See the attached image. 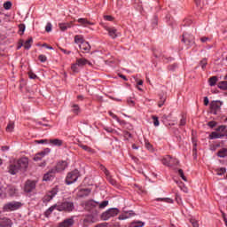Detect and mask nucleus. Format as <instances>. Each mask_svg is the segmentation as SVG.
I'll return each mask as SVG.
<instances>
[{"label": "nucleus", "instance_id": "1", "mask_svg": "<svg viewBox=\"0 0 227 227\" xmlns=\"http://www.w3.org/2000/svg\"><path fill=\"white\" fill-rule=\"evenodd\" d=\"M29 160L27 158H21L13 163H11L8 167V172L11 175H17L18 172L27 168Z\"/></svg>", "mask_w": 227, "mask_h": 227}, {"label": "nucleus", "instance_id": "2", "mask_svg": "<svg viewBox=\"0 0 227 227\" xmlns=\"http://www.w3.org/2000/svg\"><path fill=\"white\" fill-rule=\"evenodd\" d=\"M74 208H75V207L72 201L65 200L64 202L57 204V210L59 212H72Z\"/></svg>", "mask_w": 227, "mask_h": 227}, {"label": "nucleus", "instance_id": "3", "mask_svg": "<svg viewBox=\"0 0 227 227\" xmlns=\"http://www.w3.org/2000/svg\"><path fill=\"white\" fill-rule=\"evenodd\" d=\"M21 207H22V202L11 201L4 205L3 210L4 212H13L15 210H19V208H20Z\"/></svg>", "mask_w": 227, "mask_h": 227}, {"label": "nucleus", "instance_id": "4", "mask_svg": "<svg viewBox=\"0 0 227 227\" xmlns=\"http://www.w3.org/2000/svg\"><path fill=\"white\" fill-rule=\"evenodd\" d=\"M118 214H120V210L118 208H110L102 213L101 219L102 221H109L111 217H116Z\"/></svg>", "mask_w": 227, "mask_h": 227}, {"label": "nucleus", "instance_id": "5", "mask_svg": "<svg viewBox=\"0 0 227 227\" xmlns=\"http://www.w3.org/2000/svg\"><path fill=\"white\" fill-rule=\"evenodd\" d=\"M79 178V170H74L67 174L66 178V184L67 185H70L74 184V182H77V179Z\"/></svg>", "mask_w": 227, "mask_h": 227}, {"label": "nucleus", "instance_id": "6", "mask_svg": "<svg viewBox=\"0 0 227 227\" xmlns=\"http://www.w3.org/2000/svg\"><path fill=\"white\" fill-rule=\"evenodd\" d=\"M182 42H184L185 45L191 47L192 45H194V35L185 32L183 34Z\"/></svg>", "mask_w": 227, "mask_h": 227}, {"label": "nucleus", "instance_id": "7", "mask_svg": "<svg viewBox=\"0 0 227 227\" xmlns=\"http://www.w3.org/2000/svg\"><path fill=\"white\" fill-rule=\"evenodd\" d=\"M93 223H98V216L97 215H88L83 219V226L88 227L89 224H91Z\"/></svg>", "mask_w": 227, "mask_h": 227}, {"label": "nucleus", "instance_id": "8", "mask_svg": "<svg viewBox=\"0 0 227 227\" xmlns=\"http://www.w3.org/2000/svg\"><path fill=\"white\" fill-rule=\"evenodd\" d=\"M221 106H223L221 101H212L210 103V113L212 114H217V113L221 112Z\"/></svg>", "mask_w": 227, "mask_h": 227}, {"label": "nucleus", "instance_id": "9", "mask_svg": "<svg viewBox=\"0 0 227 227\" xmlns=\"http://www.w3.org/2000/svg\"><path fill=\"white\" fill-rule=\"evenodd\" d=\"M162 164H164V166H176V164H178V160H176V158H172L171 156H166L162 159Z\"/></svg>", "mask_w": 227, "mask_h": 227}, {"label": "nucleus", "instance_id": "10", "mask_svg": "<svg viewBox=\"0 0 227 227\" xmlns=\"http://www.w3.org/2000/svg\"><path fill=\"white\" fill-rule=\"evenodd\" d=\"M105 29L108 32L109 36L114 40V38H118V36H121V34L118 32V29L114 27H106Z\"/></svg>", "mask_w": 227, "mask_h": 227}, {"label": "nucleus", "instance_id": "11", "mask_svg": "<svg viewBox=\"0 0 227 227\" xmlns=\"http://www.w3.org/2000/svg\"><path fill=\"white\" fill-rule=\"evenodd\" d=\"M75 223L74 216L65 219L58 224V227H73Z\"/></svg>", "mask_w": 227, "mask_h": 227}, {"label": "nucleus", "instance_id": "12", "mask_svg": "<svg viewBox=\"0 0 227 227\" xmlns=\"http://www.w3.org/2000/svg\"><path fill=\"white\" fill-rule=\"evenodd\" d=\"M49 153H51V149L45 148L43 151H42L35 155L34 160H35V162H38V161L42 160V159L43 157H45V155H49Z\"/></svg>", "mask_w": 227, "mask_h": 227}, {"label": "nucleus", "instance_id": "13", "mask_svg": "<svg viewBox=\"0 0 227 227\" xmlns=\"http://www.w3.org/2000/svg\"><path fill=\"white\" fill-rule=\"evenodd\" d=\"M56 168H51L46 174H44L43 180L44 182H50L54 176H56Z\"/></svg>", "mask_w": 227, "mask_h": 227}, {"label": "nucleus", "instance_id": "14", "mask_svg": "<svg viewBox=\"0 0 227 227\" xmlns=\"http://www.w3.org/2000/svg\"><path fill=\"white\" fill-rule=\"evenodd\" d=\"M67 166L68 163H67V161H59L53 169H55L56 173H61V171L67 169Z\"/></svg>", "mask_w": 227, "mask_h": 227}, {"label": "nucleus", "instance_id": "15", "mask_svg": "<svg viewBox=\"0 0 227 227\" xmlns=\"http://www.w3.org/2000/svg\"><path fill=\"white\" fill-rule=\"evenodd\" d=\"M35 187H36L35 181H27L25 184V192H31Z\"/></svg>", "mask_w": 227, "mask_h": 227}, {"label": "nucleus", "instance_id": "16", "mask_svg": "<svg viewBox=\"0 0 227 227\" xmlns=\"http://www.w3.org/2000/svg\"><path fill=\"white\" fill-rule=\"evenodd\" d=\"M77 22H79V24L81 26H83V27H88L89 26H95V23L88 20L87 19L84 18H80L78 19Z\"/></svg>", "mask_w": 227, "mask_h": 227}, {"label": "nucleus", "instance_id": "17", "mask_svg": "<svg viewBox=\"0 0 227 227\" xmlns=\"http://www.w3.org/2000/svg\"><path fill=\"white\" fill-rule=\"evenodd\" d=\"M97 202H95V200H88L85 202V210H88L89 212L90 210H93V208H95V207H97Z\"/></svg>", "mask_w": 227, "mask_h": 227}, {"label": "nucleus", "instance_id": "18", "mask_svg": "<svg viewBox=\"0 0 227 227\" xmlns=\"http://www.w3.org/2000/svg\"><path fill=\"white\" fill-rule=\"evenodd\" d=\"M0 227H12V220L6 217L0 218Z\"/></svg>", "mask_w": 227, "mask_h": 227}, {"label": "nucleus", "instance_id": "19", "mask_svg": "<svg viewBox=\"0 0 227 227\" xmlns=\"http://www.w3.org/2000/svg\"><path fill=\"white\" fill-rule=\"evenodd\" d=\"M134 211H129V212H126L121 215H119V220L120 221H123L125 219H129V217H134Z\"/></svg>", "mask_w": 227, "mask_h": 227}, {"label": "nucleus", "instance_id": "20", "mask_svg": "<svg viewBox=\"0 0 227 227\" xmlns=\"http://www.w3.org/2000/svg\"><path fill=\"white\" fill-rule=\"evenodd\" d=\"M79 47L81 51H82L83 52H90V49H91V46H90V43L85 41L81 44H79Z\"/></svg>", "mask_w": 227, "mask_h": 227}, {"label": "nucleus", "instance_id": "21", "mask_svg": "<svg viewBox=\"0 0 227 227\" xmlns=\"http://www.w3.org/2000/svg\"><path fill=\"white\" fill-rule=\"evenodd\" d=\"M49 143L51 146H63V140L59 138L50 139Z\"/></svg>", "mask_w": 227, "mask_h": 227}, {"label": "nucleus", "instance_id": "22", "mask_svg": "<svg viewBox=\"0 0 227 227\" xmlns=\"http://www.w3.org/2000/svg\"><path fill=\"white\" fill-rule=\"evenodd\" d=\"M91 192V190L90 189H81L78 193L77 196L79 198H84L86 196H90V193Z\"/></svg>", "mask_w": 227, "mask_h": 227}, {"label": "nucleus", "instance_id": "23", "mask_svg": "<svg viewBox=\"0 0 227 227\" xmlns=\"http://www.w3.org/2000/svg\"><path fill=\"white\" fill-rule=\"evenodd\" d=\"M76 65H78V67H84L86 65H91L90 63V61H88V59L82 58V59H76Z\"/></svg>", "mask_w": 227, "mask_h": 227}, {"label": "nucleus", "instance_id": "24", "mask_svg": "<svg viewBox=\"0 0 227 227\" xmlns=\"http://www.w3.org/2000/svg\"><path fill=\"white\" fill-rule=\"evenodd\" d=\"M59 27L62 31H67V29L72 27V22H69V23H59Z\"/></svg>", "mask_w": 227, "mask_h": 227}, {"label": "nucleus", "instance_id": "25", "mask_svg": "<svg viewBox=\"0 0 227 227\" xmlns=\"http://www.w3.org/2000/svg\"><path fill=\"white\" fill-rule=\"evenodd\" d=\"M78 146H80V148H82L85 152H88L89 153H95V151L91 147L85 145L82 143L78 144Z\"/></svg>", "mask_w": 227, "mask_h": 227}, {"label": "nucleus", "instance_id": "26", "mask_svg": "<svg viewBox=\"0 0 227 227\" xmlns=\"http://www.w3.org/2000/svg\"><path fill=\"white\" fill-rule=\"evenodd\" d=\"M7 192L11 196H17L18 190H17V188H15V186H8Z\"/></svg>", "mask_w": 227, "mask_h": 227}, {"label": "nucleus", "instance_id": "27", "mask_svg": "<svg viewBox=\"0 0 227 227\" xmlns=\"http://www.w3.org/2000/svg\"><path fill=\"white\" fill-rule=\"evenodd\" d=\"M54 196H56V192H50L48 194H46L44 196L43 201H46L48 203V201H51V200H52V198H54Z\"/></svg>", "mask_w": 227, "mask_h": 227}, {"label": "nucleus", "instance_id": "28", "mask_svg": "<svg viewBox=\"0 0 227 227\" xmlns=\"http://www.w3.org/2000/svg\"><path fill=\"white\" fill-rule=\"evenodd\" d=\"M223 134L221 133H217L215 131H213L210 135H209V139H221V137H223Z\"/></svg>", "mask_w": 227, "mask_h": 227}, {"label": "nucleus", "instance_id": "29", "mask_svg": "<svg viewBox=\"0 0 227 227\" xmlns=\"http://www.w3.org/2000/svg\"><path fill=\"white\" fill-rule=\"evenodd\" d=\"M56 208L58 209V204L51 206V207H49L46 211H45V216L49 217L50 215L52 214V212H54V210H56Z\"/></svg>", "mask_w": 227, "mask_h": 227}, {"label": "nucleus", "instance_id": "30", "mask_svg": "<svg viewBox=\"0 0 227 227\" xmlns=\"http://www.w3.org/2000/svg\"><path fill=\"white\" fill-rule=\"evenodd\" d=\"M31 43H33V38H32V37H30L29 39H27V40L23 43L24 49H27V50L31 49Z\"/></svg>", "mask_w": 227, "mask_h": 227}, {"label": "nucleus", "instance_id": "31", "mask_svg": "<svg viewBox=\"0 0 227 227\" xmlns=\"http://www.w3.org/2000/svg\"><path fill=\"white\" fill-rule=\"evenodd\" d=\"M7 193H8V187L1 186L0 187V198H4V196H6Z\"/></svg>", "mask_w": 227, "mask_h": 227}, {"label": "nucleus", "instance_id": "32", "mask_svg": "<svg viewBox=\"0 0 227 227\" xmlns=\"http://www.w3.org/2000/svg\"><path fill=\"white\" fill-rule=\"evenodd\" d=\"M145 223L141 221L132 222L129 225V227H144Z\"/></svg>", "mask_w": 227, "mask_h": 227}, {"label": "nucleus", "instance_id": "33", "mask_svg": "<svg viewBox=\"0 0 227 227\" xmlns=\"http://www.w3.org/2000/svg\"><path fill=\"white\" fill-rule=\"evenodd\" d=\"M72 113H74V114H79V113H81V107H79V105H73L72 106Z\"/></svg>", "mask_w": 227, "mask_h": 227}, {"label": "nucleus", "instance_id": "34", "mask_svg": "<svg viewBox=\"0 0 227 227\" xmlns=\"http://www.w3.org/2000/svg\"><path fill=\"white\" fill-rule=\"evenodd\" d=\"M217 155H218V157H221V158L227 157V149H226V148L221 149V150L218 152Z\"/></svg>", "mask_w": 227, "mask_h": 227}, {"label": "nucleus", "instance_id": "35", "mask_svg": "<svg viewBox=\"0 0 227 227\" xmlns=\"http://www.w3.org/2000/svg\"><path fill=\"white\" fill-rule=\"evenodd\" d=\"M74 42H75L76 43H79V45H81L82 43H83L84 38H82V35H75V36H74Z\"/></svg>", "mask_w": 227, "mask_h": 227}, {"label": "nucleus", "instance_id": "36", "mask_svg": "<svg viewBox=\"0 0 227 227\" xmlns=\"http://www.w3.org/2000/svg\"><path fill=\"white\" fill-rule=\"evenodd\" d=\"M209 85L211 86H215L216 82H217V76H212L209 78L208 80Z\"/></svg>", "mask_w": 227, "mask_h": 227}, {"label": "nucleus", "instance_id": "37", "mask_svg": "<svg viewBox=\"0 0 227 227\" xmlns=\"http://www.w3.org/2000/svg\"><path fill=\"white\" fill-rule=\"evenodd\" d=\"M156 201H163L164 203H173V200L169 198H158Z\"/></svg>", "mask_w": 227, "mask_h": 227}, {"label": "nucleus", "instance_id": "38", "mask_svg": "<svg viewBox=\"0 0 227 227\" xmlns=\"http://www.w3.org/2000/svg\"><path fill=\"white\" fill-rule=\"evenodd\" d=\"M13 129H15V124L13 122H9V124L6 127V131L13 132Z\"/></svg>", "mask_w": 227, "mask_h": 227}, {"label": "nucleus", "instance_id": "39", "mask_svg": "<svg viewBox=\"0 0 227 227\" xmlns=\"http://www.w3.org/2000/svg\"><path fill=\"white\" fill-rule=\"evenodd\" d=\"M71 70L74 73L77 74L79 72V65L75 62L74 64H72L71 66Z\"/></svg>", "mask_w": 227, "mask_h": 227}, {"label": "nucleus", "instance_id": "40", "mask_svg": "<svg viewBox=\"0 0 227 227\" xmlns=\"http://www.w3.org/2000/svg\"><path fill=\"white\" fill-rule=\"evenodd\" d=\"M218 88H220V90H227V82H220L218 83Z\"/></svg>", "mask_w": 227, "mask_h": 227}, {"label": "nucleus", "instance_id": "41", "mask_svg": "<svg viewBox=\"0 0 227 227\" xmlns=\"http://www.w3.org/2000/svg\"><path fill=\"white\" fill-rule=\"evenodd\" d=\"M152 118H153V123L154 127H159V125H160L159 117L153 115Z\"/></svg>", "mask_w": 227, "mask_h": 227}, {"label": "nucleus", "instance_id": "42", "mask_svg": "<svg viewBox=\"0 0 227 227\" xmlns=\"http://www.w3.org/2000/svg\"><path fill=\"white\" fill-rule=\"evenodd\" d=\"M178 175H179V176H181V178L183 180H184V182H187V178L185 177V175H184V170L183 169L180 168L178 170Z\"/></svg>", "mask_w": 227, "mask_h": 227}, {"label": "nucleus", "instance_id": "43", "mask_svg": "<svg viewBox=\"0 0 227 227\" xmlns=\"http://www.w3.org/2000/svg\"><path fill=\"white\" fill-rule=\"evenodd\" d=\"M4 10H10L12 8V2L7 1L4 4Z\"/></svg>", "mask_w": 227, "mask_h": 227}, {"label": "nucleus", "instance_id": "44", "mask_svg": "<svg viewBox=\"0 0 227 227\" xmlns=\"http://www.w3.org/2000/svg\"><path fill=\"white\" fill-rule=\"evenodd\" d=\"M216 173H217L218 176H221L222 175H224L226 173V168H221L218 170H216Z\"/></svg>", "mask_w": 227, "mask_h": 227}, {"label": "nucleus", "instance_id": "45", "mask_svg": "<svg viewBox=\"0 0 227 227\" xmlns=\"http://www.w3.org/2000/svg\"><path fill=\"white\" fill-rule=\"evenodd\" d=\"M20 29V35H24V32L26 31V26L24 24H21L19 26Z\"/></svg>", "mask_w": 227, "mask_h": 227}, {"label": "nucleus", "instance_id": "46", "mask_svg": "<svg viewBox=\"0 0 227 227\" xmlns=\"http://www.w3.org/2000/svg\"><path fill=\"white\" fill-rule=\"evenodd\" d=\"M109 205V200H104L103 202L99 203V208H105Z\"/></svg>", "mask_w": 227, "mask_h": 227}, {"label": "nucleus", "instance_id": "47", "mask_svg": "<svg viewBox=\"0 0 227 227\" xmlns=\"http://www.w3.org/2000/svg\"><path fill=\"white\" fill-rule=\"evenodd\" d=\"M100 168H101V170L102 171H104V173H105V175L106 176H110V174H109V170H107V168H106V167H104L103 165H101L100 166Z\"/></svg>", "mask_w": 227, "mask_h": 227}, {"label": "nucleus", "instance_id": "48", "mask_svg": "<svg viewBox=\"0 0 227 227\" xmlns=\"http://www.w3.org/2000/svg\"><path fill=\"white\" fill-rule=\"evenodd\" d=\"M45 31L47 33H51L52 31V24L51 23H47L46 27H45Z\"/></svg>", "mask_w": 227, "mask_h": 227}, {"label": "nucleus", "instance_id": "49", "mask_svg": "<svg viewBox=\"0 0 227 227\" xmlns=\"http://www.w3.org/2000/svg\"><path fill=\"white\" fill-rule=\"evenodd\" d=\"M225 130H226V126H224V125H221V126H219V127L216 129V131H217V132H225Z\"/></svg>", "mask_w": 227, "mask_h": 227}, {"label": "nucleus", "instance_id": "50", "mask_svg": "<svg viewBox=\"0 0 227 227\" xmlns=\"http://www.w3.org/2000/svg\"><path fill=\"white\" fill-rule=\"evenodd\" d=\"M200 67L202 68V70H205L206 67H207V59H203L201 61H200Z\"/></svg>", "mask_w": 227, "mask_h": 227}, {"label": "nucleus", "instance_id": "51", "mask_svg": "<svg viewBox=\"0 0 227 227\" xmlns=\"http://www.w3.org/2000/svg\"><path fill=\"white\" fill-rule=\"evenodd\" d=\"M39 60H41L42 63H45L47 61V57L45 55H39Z\"/></svg>", "mask_w": 227, "mask_h": 227}, {"label": "nucleus", "instance_id": "52", "mask_svg": "<svg viewBox=\"0 0 227 227\" xmlns=\"http://www.w3.org/2000/svg\"><path fill=\"white\" fill-rule=\"evenodd\" d=\"M208 127H210L211 129H214V127H215V125H217V122L215 121H211L207 123Z\"/></svg>", "mask_w": 227, "mask_h": 227}, {"label": "nucleus", "instance_id": "53", "mask_svg": "<svg viewBox=\"0 0 227 227\" xmlns=\"http://www.w3.org/2000/svg\"><path fill=\"white\" fill-rule=\"evenodd\" d=\"M191 223L193 227H200V223H198V221L192 219L191 220Z\"/></svg>", "mask_w": 227, "mask_h": 227}, {"label": "nucleus", "instance_id": "54", "mask_svg": "<svg viewBox=\"0 0 227 227\" xmlns=\"http://www.w3.org/2000/svg\"><path fill=\"white\" fill-rule=\"evenodd\" d=\"M186 123V120H185V117H182V119L180 120V127H184Z\"/></svg>", "mask_w": 227, "mask_h": 227}, {"label": "nucleus", "instance_id": "55", "mask_svg": "<svg viewBox=\"0 0 227 227\" xmlns=\"http://www.w3.org/2000/svg\"><path fill=\"white\" fill-rule=\"evenodd\" d=\"M165 102H166V98H161L158 104V107H162Z\"/></svg>", "mask_w": 227, "mask_h": 227}, {"label": "nucleus", "instance_id": "56", "mask_svg": "<svg viewBox=\"0 0 227 227\" xmlns=\"http://www.w3.org/2000/svg\"><path fill=\"white\" fill-rule=\"evenodd\" d=\"M49 140L47 139H41V140H36L35 143H37V145H43V143H48Z\"/></svg>", "mask_w": 227, "mask_h": 227}, {"label": "nucleus", "instance_id": "57", "mask_svg": "<svg viewBox=\"0 0 227 227\" xmlns=\"http://www.w3.org/2000/svg\"><path fill=\"white\" fill-rule=\"evenodd\" d=\"M28 77L30 79H36V74L30 71V72H28Z\"/></svg>", "mask_w": 227, "mask_h": 227}, {"label": "nucleus", "instance_id": "58", "mask_svg": "<svg viewBox=\"0 0 227 227\" xmlns=\"http://www.w3.org/2000/svg\"><path fill=\"white\" fill-rule=\"evenodd\" d=\"M210 39L208 38V37H202L201 39H200V42H202V43H207V42H208Z\"/></svg>", "mask_w": 227, "mask_h": 227}, {"label": "nucleus", "instance_id": "59", "mask_svg": "<svg viewBox=\"0 0 227 227\" xmlns=\"http://www.w3.org/2000/svg\"><path fill=\"white\" fill-rule=\"evenodd\" d=\"M195 3H196V5L198 8H202L201 7V0H196Z\"/></svg>", "mask_w": 227, "mask_h": 227}, {"label": "nucleus", "instance_id": "60", "mask_svg": "<svg viewBox=\"0 0 227 227\" xmlns=\"http://www.w3.org/2000/svg\"><path fill=\"white\" fill-rule=\"evenodd\" d=\"M43 47H45L46 49H50V51H52V46L48 45L47 43H43Z\"/></svg>", "mask_w": 227, "mask_h": 227}, {"label": "nucleus", "instance_id": "61", "mask_svg": "<svg viewBox=\"0 0 227 227\" xmlns=\"http://www.w3.org/2000/svg\"><path fill=\"white\" fill-rule=\"evenodd\" d=\"M208 103H209L208 98H207V97H205V98H204V106H208Z\"/></svg>", "mask_w": 227, "mask_h": 227}, {"label": "nucleus", "instance_id": "62", "mask_svg": "<svg viewBox=\"0 0 227 227\" xmlns=\"http://www.w3.org/2000/svg\"><path fill=\"white\" fill-rule=\"evenodd\" d=\"M145 147L147 148V150H152V144L145 143Z\"/></svg>", "mask_w": 227, "mask_h": 227}, {"label": "nucleus", "instance_id": "63", "mask_svg": "<svg viewBox=\"0 0 227 227\" xmlns=\"http://www.w3.org/2000/svg\"><path fill=\"white\" fill-rule=\"evenodd\" d=\"M105 19H106V20H108L110 22L113 20V17L112 16H105Z\"/></svg>", "mask_w": 227, "mask_h": 227}, {"label": "nucleus", "instance_id": "64", "mask_svg": "<svg viewBox=\"0 0 227 227\" xmlns=\"http://www.w3.org/2000/svg\"><path fill=\"white\" fill-rule=\"evenodd\" d=\"M60 51L64 52V54H70V51H67V50L60 48Z\"/></svg>", "mask_w": 227, "mask_h": 227}]
</instances>
